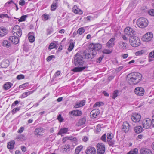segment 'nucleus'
I'll return each mask as SVG.
<instances>
[{
	"label": "nucleus",
	"mask_w": 154,
	"mask_h": 154,
	"mask_svg": "<svg viewBox=\"0 0 154 154\" xmlns=\"http://www.w3.org/2000/svg\"><path fill=\"white\" fill-rule=\"evenodd\" d=\"M102 48V45L100 44L92 43L88 47L87 51L84 52L83 55L86 59H91L96 54L97 51L100 49Z\"/></svg>",
	"instance_id": "nucleus-1"
},
{
	"label": "nucleus",
	"mask_w": 154,
	"mask_h": 154,
	"mask_svg": "<svg viewBox=\"0 0 154 154\" xmlns=\"http://www.w3.org/2000/svg\"><path fill=\"white\" fill-rule=\"evenodd\" d=\"M84 51L82 53V55H81L79 53H77L75 55L72 61L75 66L78 67H75L73 70L74 72L82 71L85 69L86 67L85 66L82 67L84 63V61L83 60V57L85 58L83 55ZM85 59H86L85 58Z\"/></svg>",
	"instance_id": "nucleus-2"
},
{
	"label": "nucleus",
	"mask_w": 154,
	"mask_h": 154,
	"mask_svg": "<svg viewBox=\"0 0 154 154\" xmlns=\"http://www.w3.org/2000/svg\"><path fill=\"white\" fill-rule=\"evenodd\" d=\"M142 75L139 73L133 72L128 74L127 76V80L130 85H136L141 80Z\"/></svg>",
	"instance_id": "nucleus-3"
},
{
	"label": "nucleus",
	"mask_w": 154,
	"mask_h": 154,
	"mask_svg": "<svg viewBox=\"0 0 154 154\" xmlns=\"http://www.w3.org/2000/svg\"><path fill=\"white\" fill-rule=\"evenodd\" d=\"M148 24V20L146 18L140 17L137 19V26L140 28H144L147 26Z\"/></svg>",
	"instance_id": "nucleus-4"
},
{
	"label": "nucleus",
	"mask_w": 154,
	"mask_h": 154,
	"mask_svg": "<svg viewBox=\"0 0 154 154\" xmlns=\"http://www.w3.org/2000/svg\"><path fill=\"white\" fill-rule=\"evenodd\" d=\"M130 44L132 46L136 47H138L140 45V40L136 36H133V38H129Z\"/></svg>",
	"instance_id": "nucleus-5"
},
{
	"label": "nucleus",
	"mask_w": 154,
	"mask_h": 154,
	"mask_svg": "<svg viewBox=\"0 0 154 154\" xmlns=\"http://www.w3.org/2000/svg\"><path fill=\"white\" fill-rule=\"evenodd\" d=\"M124 32L125 34L130 36L131 38L136 35L135 29L129 27L126 28L124 29Z\"/></svg>",
	"instance_id": "nucleus-6"
},
{
	"label": "nucleus",
	"mask_w": 154,
	"mask_h": 154,
	"mask_svg": "<svg viewBox=\"0 0 154 154\" xmlns=\"http://www.w3.org/2000/svg\"><path fill=\"white\" fill-rule=\"evenodd\" d=\"M97 154H104L105 150V145L101 143H99L97 146Z\"/></svg>",
	"instance_id": "nucleus-7"
},
{
	"label": "nucleus",
	"mask_w": 154,
	"mask_h": 154,
	"mask_svg": "<svg viewBox=\"0 0 154 154\" xmlns=\"http://www.w3.org/2000/svg\"><path fill=\"white\" fill-rule=\"evenodd\" d=\"M122 130L125 133L128 132L131 129V126L128 122H124L122 126Z\"/></svg>",
	"instance_id": "nucleus-8"
},
{
	"label": "nucleus",
	"mask_w": 154,
	"mask_h": 154,
	"mask_svg": "<svg viewBox=\"0 0 154 154\" xmlns=\"http://www.w3.org/2000/svg\"><path fill=\"white\" fill-rule=\"evenodd\" d=\"M142 124L143 128H149L151 125V121L149 119H145L143 121Z\"/></svg>",
	"instance_id": "nucleus-9"
},
{
	"label": "nucleus",
	"mask_w": 154,
	"mask_h": 154,
	"mask_svg": "<svg viewBox=\"0 0 154 154\" xmlns=\"http://www.w3.org/2000/svg\"><path fill=\"white\" fill-rule=\"evenodd\" d=\"M144 90L142 87H137L134 90L135 94L140 96H143L144 94Z\"/></svg>",
	"instance_id": "nucleus-10"
},
{
	"label": "nucleus",
	"mask_w": 154,
	"mask_h": 154,
	"mask_svg": "<svg viewBox=\"0 0 154 154\" xmlns=\"http://www.w3.org/2000/svg\"><path fill=\"white\" fill-rule=\"evenodd\" d=\"M141 118L140 115L137 113L133 114L131 116V119L134 122H138L140 121Z\"/></svg>",
	"instance_id": "nucleus-11"
},
{
	"label": "nucleus",
	"mask_w": 154,
	"mask_h": 154,
	"mask_svg": "<svg viewBox=\"0 0 154 154\" xmlns=\"http://www.w3.org/2000/svg\"><path fill=\"white\" fill-rule=\"evenodd\" d=\"M9 40L12 43L15 44L18 43L19 41V38L14 35L10 36L9 38Z\"/></svg>",
	"instance_id": "nucleus-12"
},
{
	"label": "nucleus",
	"mask_w": 154,
	"mask_h": 154,
	"mask_svg": "<svg viewBox=\"0 0 154 154\" xmlns=\"http://www.w3.org/2000/svg\"><path fill=\"white\" fill-rule=\"evenodd\" d=\"M69 114L75 116H80L82 114V112L79 110H73L70 112H69Z\"/></svg>",
	"instance_id": "nucleus-13"
},
{
	"label": "nucleus",
	"mask_w": 154,
	"mask_h": 154,
	"mask_svg": "<svg viewBox=\"0 0 154 154\" xmlns=\"http://www.w3.org/2000/svg\"><path fill=\"white\" fill-rule=\"evenodd\" d=\"M86 154H96V149L94 147H88L86 150Z\"/></svg>",
	"instance_id": "nucleus-14"
},
{
	"label": "nucleus",
	"mask_w": 154,
	"mask_h": 154,
	"mask_svg": "<svg viewBox=\"0 0 154 154\" xmlns=\"http://www.w3.org/2000/svg\"><path fill=\"white\" fill-rule=\"evenodd\" d=\"M115 38H111L106 43L107 46L109 48L112 47L115 44Z\"/></svg>",
	"instance_id": "nucleus-15"
},
{
	"label": "nucleus",
	"mask_w": 154,
	"mask_h": 154,
	"mask_svg": "<svg viewBox=\"0 0 154 154\" xmlns=\"http://www.w3.org/2000/svg\"><path fill=\"white\" fill-rule=\"evenodd\" d=\"M9 64V61L7 59H5L0 64V66L2 68H5L8 67Z\"/></svg>",
	"instance_id": "nucleus-16"
},
{
	"label": "nucleus",
	"mask_w": 154,
	"mask_h": 154,
	"mask_svg": "<svg viewBox=\"0 0 154 154\" xmlns=\"http://www.w3.org/2000/svg\"><path fill=\"white\" fill-rule=\"evenodd\" d=\"M44 132V131L43 128H36L34 131L35 134L39 136L42 135Z\"/></svg>",
	"instance_id": "nucleus-17"
},
{
	"label": "nucleus",
	"mask_w": 154,
	"mask_h": 154,
	"mask_svg": "<svg viewBox=\"0 0 154 154\" xmlns=\"http://www.w3.org/2000/svg\"><path fill=\"white\" fill-rule=\"evenodd\" d=\"M153 35L152 32H149L146 34L144 36L146 41H150L152 38Z\"/></svg>",
	"instance_id": "nucleus-18"
},
{
	"label": "nucleus",
	"mask_w": 154,
	"mask_h": 154,
	"mask_svg": "<svg viewBox=\"0 0 154 154\" xmlns=\"http://www.w3.org/2000/svg\"><path fill=\"white\" fill-rule=\"evenodd\" d=\"M8 32V30L4 28L0 27V37H4Z\"/></svg>",
	"instance_id": "nucleus-19"
},
{
	"label": "nucleus",
	"mask_w": 154,
	"mask_h": 154,
	"mask_svg": "<svg viewBox=\"0 0 154 154\" xmlns=\"http://www.w3.org/2000/svg\"><path fill=\"white\" fill-rule=\"evenodd\" d=\"M140 153L141 154H152L150 150L144 148L141 149Z\"/></svg>",
	"instance_id": "nucleus-20"
},
{
	"label": "nucleus",
	"mask_w": 154,
	"mask_h": 154,
	"mask_svg": "<svg viewBox=\"0 0 154 154\" xmlns=\"http://www.w3.org/2000/svg\"><path fill=\"white\" fill-rule=\"evenodd\" d=\"M85 100H82L81 101L77 103L74 106V107L75 108H78L83 106L85 104Z\"/></svg>",
	"instance_id": "nucleus-21"
},
{
	"label": "nucleus",
	"mask_w": 154,
	"mask_h": 154,
	"mask_svg": "<svg viewBox=\"0 0 154 154\" xmlns=\"http://www.w3.org/2000/svg\"><path fill=\"white\" fill-rule=\"evenodd\" d=\"M29 41L32 43L35 41L34 33L33 32H30L28 35Z\"/></svg>",
	"instance_id": "nucleus-22"
},
{
	"label": "nucleus",
	"mask_w": 154,
	"mask_h": 154,
	"mask_svg": "<svg viewBox=\"0 0 154 154\" xmlns=\"http://www.w3.org/2000/svg\"><path fill=\"white\" fill-rule=\"evenodd\" d=\"M127 44L126 43L122 41H121L119 43V48L122 50H125L126 49Z\"/></svg>",
	"instance_id": "nucleus-23"
},
{
	"label": "nucleus",
	"mask_w": 154,
	"mask_h": 154,
	"mask_svg": "<svg viewBox=\"0 0 154 154\" xmlns=\"http://www.w3.org/2000/svg\"><path fill=\"white\" fill-rule=\"evenodd\" d=\"M69 140L71 141L72 143L73 146H74L78 143V140L77 138L74 137H70Z\"/></svg>",
	"instance_id": "nucleus-24"
},
{
	"label": "nucleus",
	"mask_w": 154,
	"mask_h": 154,
	"mask_svg": "<svg viewBox=\"0 0 154 154\" xmlns=\"http://www.w3.org/2000/svg\"><path fill=\"white\" fill-rule=\"evenodd\" d=\"M15 144V142L14 140L9 142L7 144V148L10 150H12L14 147Z\"/></svg>",
	"instance_id": "nucleus-25"
},
{
	"label": "nucleus",
	"mask_w": 154,
	"mask_h": 154,
	"mask_svg": "<svg viewBox=\"0 0 154 154\" xmlns=\"http://www.w3.org/2000/svg\"><path fill=\"white\" fill-rule=\"evenodd\" d=\"M134 131L137 134L141 133L143 131V128L140 126H138L134 128Z\"/></svg>",
	"instance_id": "nucleus-26"
},
{
	"label": "nucleus",
	"mask_w": 154,
	"mask_h": 154,
	"mask_svg": "<svg viewBox=\"0 0 154 154\" xmlns=\"http://www.w3.org/2000/svg\"><path fill=\"white\" fill-rule=\"evenodd\" d=\"M13 84L9 82H7L5 83L3 86V88L5 90H8L12 86Z\"/></svg>",
	"instance_id": "nucleus-27"
},
{
	"label": "nucleus",
	"mask_w": 154,
	"mask_h": 154,
	"mask_svg": "<svg viewBox=\"0 0 154 154\" xmlns=\"http://www.w3.org/2000/svg\"><path fill=\"white\" fill-rule=\"evenodd\" d=\"M68 131V128H64L60 129L58 133V135H61L62 134H66Z\"/></svg>",
	"instance_id": "nucleus-28"
},
{
	"label": "nucleus",
	"mask_w": 154,
	"mask_h": 154,
	"mask_svg": "<svg viewBox=\"0 0 154 154\" xmlns=\"http://www.w3.org/2000/svg\"><path fill=\"white\" fill-rule=\"evenodd\" d=\"M86 122V119L85 118H82L79 120L78 122V126H81L85 124Z\"/></svg>",
	"instance_id": "nucleus-29"
},
{
	"label": "nucleus",
	"mask_w": 154,
	"mask_h": 154,
	"mask_svg": "<svg viewBox=\"0 0 154 154\" xmlns=\"http://www.w3.org/2000/svg\"><path fill=\"white\" fill-rule=\"evenodd\" d=\"M2 45L4 46L8 47L11 46V44L9 41L7 40H4L2 43Z\"/></svg>",
	"instance_id": "nucleus-30"
},
{
	"label": "nucleus",
	"mask_w": 154,
	"mask_h": 154,
	"mask_svg": "<svg viewBox=\"0 0 154 154\" xmlns=\"http://www.w3.org/2000/svg\"><path fill=\"white\" fill-rule=\"evenodd\" d=\"M58 7V5L57 3L53 2L51 6V11H55Z\"/></svg>",
	"instance_id": "nucleus-31"
},
{
	"label": "nucleus",
	"mask_w": 154,
	"mask_h": 154,
	"mask_svg": "<svg viewBox=\"0 0 154 154\" xmlns=\"http://www.w3.org/2000/svg\"><path fill=\"white\" fill-rule=\"evenodd\" d=\"M34 91H29L27 92L23 93L22 94V97L23 98L26 97L32 94L34 92Z\"/></svg>",
	"instance_id": "nucleus-32"
},
{
	"label": "nucleus",
	"mask_w": 154,
	"mask_h": 154,
	"mask_svg": "<svg viewBox=\"0 0 154 154\" xmlns=\"http://www.w3.org/2000/svg\"><path fill=\"white\" fill-rule=\"evenodd\" d=\"M85 32V29L84 27H82L79 28L77 30V32L78 34L80 35H82Z\"/></svg>",
	"instance_id": "nucleus-33"
},
{
	"label": "nucleus",
	"mask_w": 154,
	"mask_h": 154,
	"mask_svg": "<svg viewBox=\"0 0 154 154\" xmlns=\"http://www.w3.org/2000/svg\"><path fill=\"white\" fill-rule=\"evenodd\" d=\"M83 147L82 146H78L75 149V154H79L83 148Z\"/></svg>",
	"instance_id": "nucleus-34"
},
{
	"label": "nucleus",
	"mask_w": 154,
	"mask_h": 154,
	"mask_svg": "<svg viewBox=\"0 0 154 154\" xmlns=\"http://www.w3.org/2000/svg\"><path fill=\"white\" fill-rule=\"evenodd\" d=\"M70 148L69 145L67 144L65 146H63L62 147V150L63 152L69 151Z\"/></svg>",
	"instance_id": "nucleus-35"
},
{
	"label": "nucleus",
	"mask_w": 154,
	"mask_h": 154,
	"mask_svg": "<svg viewBox=\"0 0 154 154\" xmlns=\"http://www.w3.org/2000/svg\"><path fill=\"white\" fill-rule=\"evenodd\" d=\"M109 145L110 146H113L114 144L115 141L113 139L107 140Z\"/></svg>",
	"instance_id": "nucleus-36"
},
{
	"label": "nucleus",
	"mask_w": 154,
	"mask_h": 154,
	"mask_svg": "<svg viewBox=\"0 0 154 154\" xmlns=\"http://www.w3.org/2000/svg\"><path fill=\"white\" fill-rule=\"evenodd\" d=\"M19 30H21L20 27L18 25H16L13 29V33H14L17 32Z\"/></svg>",
	"instance_id": "nucleus-37"
},
{
	"label": "nucleus",
	"mask_w": 154,
	"mask_h": 154,
	"mask_svg": "<svg viewBox=\"0 0 154 154\" xmlns=\"http://www.w3.org/2000/svg\"><path fill=\"white\" fill-rule=\"evenodd\" d=\"M13 35L18 37L19 38H20L22 35L21 29L19 30L18 31L15 33H14Z\"/></svg>",
	"instance_id": "nucleus-38"
},
{
	"label": "nucleus",
	"mask_w": 154,
	"mask_h": 154,
	"mask_svg": "<svg viewBox=\"0 0 154 154\" xmlns=\"http://www.w3.org/2000/svg\"><path fill=\"white\" fill-rule=\"evenodd\" d=\"M103 105V103L102 102H96L93 106V107H99L102 105Z\"/></svg>",
	"instance_id": "nucleus-39"
},
{
	"label": "nucleus",
	"mask_w": 154,
	"mask_h": 154,
	"mask_svg": "<svg viewBox=\"0 0 154 154\" xmlns=\"http://www.w3.org/2000/svg\"><path fill=\"white\" fill-rule=\"evenodd\" d=\"M57 46L56 44H55L54 43H51L50 44L48 48L50 49H52L53 48H56L57 49Z\"/></svg>",
	"instance_id": "nucleus-40"
},
{
	"label": "nucleus",
	"mask_w": 154,
	"mask_h": 154,
	"mask_svg": "<svg viewBox=\"0 0 154 154\" xmlns=\"http://www.w3.org/2000/svg\"><path fill=\"white\" fill-rule=\"evenodd\" d=\"M74 47V43L73 42L70 43L69 44V46L68 49V51L70 52L73 48Z\"/></svg>",
	"instance_id": "nucleus-41"
},
{
	"label": "nucleus",
	"mask_w": 154,
	"mask_h": 154,
	"mask_svg": "<svg viewBox=\"0 0 154 154\" xmlns=\"http://www.w3.org/2000/svg\"><path fill=\"white\" fill-rule=\"evenodd\" d=\"M138 149L135 148L133 150H131L127 154H137Z\"/></svg>",
	"instance_id": "nucleus-42"
},
{
	"label": "nucleus",
	"mask_w": 154,
	"mask_h": 154,
	"mask_svg": "<svg viewBox=\"0 0 154 154\" xmlns=\"http://www.w3.org/2000/svg\"><path fill=\"white\" fill-rule=\"evenodd\" d=\"M149 61H151L154 60V59L152 60L150 58H154V51L150 52L149 54Z\"/></svg>",
	"instance_id": "nucleus-43"
},
{
	"label": "nucleus",
	"mask_w": 154,
	"mask_h": 154,
	"mask_svg": "<svg viewBox=\"0 0 154 154\" xmlns=\"http://www.w3.org/2000/svg\"><path fill=\"white\" fill-rule=\"evenodd\" d=\"M118 93V91L117 90L114 91L113 93V94L112 97L113 99H115L117 96Z\"/></svg>",
	"instance_id": "nucleus-44"
},
{
	"label": "nucleus",
	"mask_w": 154,
	"mask_h": 154,
	"mask_svg": "<svg viewBox=\"0 0 154 154\" xmlns=\"http://www.w3.org/2000/svg\"><path fill=\"white\" fill-rule=\"evenodd\" d=\"M114 137L113 134L111 133H108L107 135V140L113 139Z\"/></svg>",
	"instance_id": "nucleus-45"
},
{
	"label": "nucleus",
	"mask_w": 154,
	"mask_h": 154,
	"mask_svg": "<svg viewBox=\"0 0 154 154\" xmlns=\"http://www.w3.org/2000/svg\"><path fill=\"white\" fill-rule=\"evenodd\" d=\"M27 16L26 15H23L20 18H19L18 20L19 22L23 21L25 20Z\"/></svg>",
	"instance_id": "nucleus-46"
},
{
	"label": "nucleus",
	"mask_w": 154,
	"mask_h": 154,
	"mask_svg": "<svg viewBox=\"0 0 154 154\" xmlns=\"http://www.w3.org/2000/svg\"><path fill=\"white\" fill-rule=\"evenodd\" d=\"M24 78L25 76L24 75L21 74L18 75L17 76L16 78L18 80H20L24 79Z\"/></svg>",
	"instance_id": "nucleus-47"
},
{
	"label": "nucleus",
	"mask_w": 154,
	"mask_h": 154,
	"mask_svg": "<svg viewBox=\"0 0 154 154\" xmlns=\"http://www.w3.org/2000/svg\"><path fill=\"white\" fill-rule=\"evenodd\" d=\"M57 119L60 122H63V119L61 115L60 114L58 115Z\"/></svg>",
	"instance_id": "nucleus-48"
},
{
	"label": "nucleus",
	"mask_w": 154,
	"mask_h": 154,
	"mask_svg": "<svg viewBox=\"0 0 154 154\" xmlns=\"http://www.w3.org/2000/svg\"><path fill=\"white\" fill-rule=\"evenodd\" d=\"M87 20L88 21H90L92 20H94V17L91 16H88L86 17Z\"/></svg>",
	"instance_id": "nucleus-49"
},
{
	"label": "nucleus",
	"mask_w": 154,
	"mask_h": 154,
	"mask_svg": "<svg viewBox=\"0 0 154 154\" xmlns=\"http://www.w3.org/2000/svg\"><path fill=\"white\" fill-rule=\"evenodd\" d=\"M20 109L19 108H14L12 111L11 113L13 114H14L17 112L19 111Z\"/></svg>",
	"instance_id": "nucleus-50"
},
{
	"label": "nucleus",
	"mask_w": 154,
	"mask_h": 154,
	"mask_svg": "<svg viewBox=\"0 0 154 154\" xmlns=\"http://www.w3.org/2000/svg\"><path fill=\"white\" fill-rule=\"evenodd\" d=\"M42 17L44 18V20L45 21L49 19V15L48 14H44L43 15Z\"/></svg>",
	"instance_id": "nucleus-51"
},
{
	"label": "nucleus",
	"mask_w": 154,
	"mask_h": 154,
	"mask_svg": "<svg viewBox=\"0 0 154 154\" xmlns=\"http://www.w3.org/2000/svg\"><path fill=\"white\" fill-rule=\"evenodd\" d=\"M148 13L149 15L154 16V9H152L149 10Z\"/></svg>",
	"instance_id": "nucleus-52"
},
{
	"label": "nucleus",
	"mask_w": 154,
	"mask_h": 154,
	"mask_svg": "<svg viewBox=\"0 0 154 154\" xmlns=\"http://www.w3.org/2000/svg\"><path fill=\"white\" fill-rule=\"evenodd\" d=\"M112 52V51H110L108 49H105L103 51V53L104 54H110Z\"/></svg>",
	"instance_id": "nucleus-53"
},
{
	"label": "nucleus",
	"mask_w": 154,
	"mask_h": 154,
	"mask_svg": "<svg viewBox=\"0 0 154 154\" xmlns=\"http://www.w3.org/2000/svg\"><path fill=\"white\" fill-rule=\"evenodd\" d=\"M9 18V16L7 14H0V18Z\"/></svg>",
	"instance_id": "nucleus-54"
},
{
	"label": "nucleus",
	"mask_w": 154,
	"mask_h": 154,
	"mask_svg": "<svg viewBox=\"0 0 154 154\" xmlns=\"http://www.w3.org/2000/svg\"><path fill=\"white\" fill-rule=\"evenodd\" d=\"M106 134H105L101 137V139L104 142H106Z\"/></svg>",
	"instance_id": "nucleus-55"
},
{
	"label": "nucleus",
	"mask_w": 154,
	"mask_h": 154,
	"mask_svg": "<svg viewBox=\"0 0 154 154\" xmlns=\"http://www.w3.org/2000/svg\"><path fill=\"white\" fill-rule=\"evenodd\" d=\"M103 56H100L97 59L96 62L97 63H100L103 58Z\"/></svg>",
	"instance_id": "nucleus-56"
},
{
	"label": "nucleus",
	"mask_w": 154,
	"mask_h": 154,
	"mask_svg": "<svg viewBox=\"0 0 154 154\" xmlns=\"http://www.w3.org/2000/svg\"><path fill=\"white\" fill-rule=\"evenodd\" d=\"M143 53V51L141 50V51H138L135 53V55L136 56H139L142 54Z\"/></svg>",
	"instance_id": "nucleus-57"
},
{
	"label": "nucleus",
	"mask_w": 154,
	"mask_h": 154,
	"mask_svg": "<svg viewBox=\"0 0 154 154\" xmlns=\"http://www.w3.org/2000/svg\"><path fill=\"white\" fill-rule=\"evenodd\" d=\"M54 57L55 56L54 55L50 56L47 57L46 59V60L47 61H49L52 59V58Z\"/></svg>",
	"instance_id": "nucleus-58"
},
{
	"label": "nucleus",
	"mask_w": 154,
	"mask_h": 154,
	"mask_svg": "<svg viewBox=\"0 0 154 154\" xmlns=\"http://www.w3.org/2000/svg\"><path fill=\"white\" fill-rule=\"evenodd\" d=\"M28 83H24L22 85H20L19 86V88H20L25 87L26 86H27L28 85Z\"/></svg>",
	"instance_id": "nucleus-59"
},
{
	"label": "nucleus",
	"mask_w": 154,
	"mask_h": 154,
	"mask_svg": "<svg viewBox=\"0 0 154 154\" xmlns=\"http://www.w3.org/2000/svg\"><path fill=\"white\" fill-rule=\"evenodd\" d=\"M19 103V102L18 101H17V100L15 101L11 105V107L13 108V107H15Z\"/></svg>",
	"instance_id": "nucleus-60"
},
{
	"label": "nucleus",
	"mask_w": 154,
	"mask_h": 154,
	"mask_svg": "<svg viewBox=\"0 0 154 154\" xmlns=\"http://www.w3.org/2000/svg\"><path fill=\"white\" fill-rule=\"evenodd\" d=\"M11 4H13L14 5L15 4V3H14V2L12 0H10V1L9 2H7V3L5 4V6H8V5Z\"/></svg>",
	"instance_id": "nucleus-61"
},
{
	"label": "nucleus",
	"mask_w": 154,
	"mask_h": 154,
	"mask_svg": "<svg viewBox=\"0 0 154 154\" xmlns=\"http://www.w3.org/2000/svg\"><path fill=\"white\" fill-rule=\"evenodd\" d=\"M77 7L76 6H74L72 8V11L75 13L77 14L78 10L76 9Z\"/></svg>",
	"instance_id": "nucleus-62"
},
{
	"label": "nucleus",
	"mask_w": 154,
	"mask_h": 154,
	"mask_svg": "<svg viewBox=\"0 0 154 154\" xmlns=\"http://www.w3.org/2000/svg\"><path fill=\"white\" fill-rule=\"evenodd\" d=\"M25 4V2L24 0H20L19 2V4L20 5L23 6Z\"/></svg>",
	"instance_id": "nucleus-63"
},
{
	"label": "nucleus",
	"mask_w": 154,
	"mask_h": 154,
	"mask_svg": "<svg viewBox=\"0 0 154 154\" xmlns=\"http://www.w3.org/2000/svg\"><path fill=\"white\" fill-rule=\"evenodd\" d=\"M69 138L70 137H66L64 138L62 140V141L63 143H65L68 140H69Z\"/></svg>",
	"instance_id": "nucleus-64"
}]
</instances>
